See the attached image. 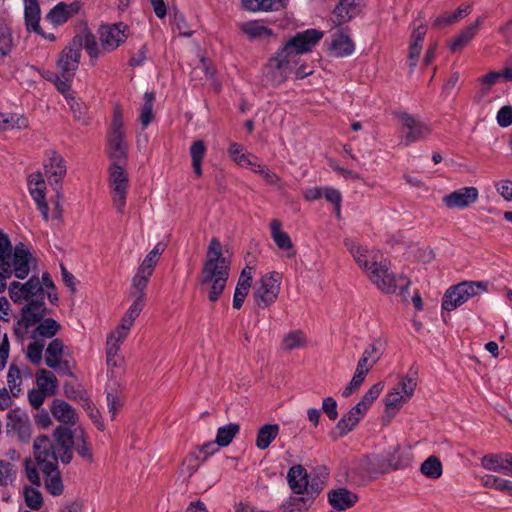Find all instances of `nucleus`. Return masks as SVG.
<instances>
[{"label":"nucleus","instance_id":"obj_19","mask_svg":"<svg viewBox=\"0 0 512 512\" xmlns=\"http://www.w3.org/2000/svg\"><path fill=\"white\" fill-rule=\"evenodd\" d=\"M45 482L46 490L53 496H59L63 493L64 486L62 483L58 464L56 462L46 463L40 467Z\"/></svg>","mask_w":512,"mask_h":512},{"label":"nucleus","instance_id":"obj_38","mask_svg":"<svg viewBox=\"0 0 512 512\" xmlns=\"http://www.w3.org/2000/svg\"><path fill=\"white\" fill-rule=\"evenodd\" d=\"M13 247L7 234L0 230V263L2 270L8 276L11 275V256Z\"/></svg>","mask_w":512,"mask_h":512},{"label":"nucleus","instance_id":"obj_58","mask_svg":"<svg viewBox=\"0 0 512 512\" xmlns=\"http://www.w3.org/2000/svg\"><path fill=\"white\" fill-rule=\"evenodd\" d=\"M44 349V342L36 340L27 346V358L34 365H39L42 360V352Z\"/></svg>","mask_w":512,"mask_h":512},{"label":"nucleus","instance_id":"obj_32","mask_svg":"<svg viewBox=\"0 0 512 512\" xmlns=\"http://www.w3.org/2000/svg\"><path fill=\"white\" fill-rule=\"evenodd\" d=\"M65 345L63 341L59 338L53 339L46 348V357L45 363L46 365L54 370H57V367L60 365L61 357L64 355Z\"/></svg>","mask_w":512,"mask_h":512},{"label":"nucleus","instance_id":"obj_14","mask_svg":"<svg viewBox=\"0 0 512 512\" xmlns=\"http://www.w3.org/2000/svg\"><path fill=\"white\" fill-rule=\"evenodd\" d=\"M411 456L409 453L400 451L397 446L392 453L386 456H374L370 463L377 466L379 473H386L389 470H398L408 467L411 464Z\"/></svg>","mask_w":512,"mask_h":512},{"label":"nucleus","instance_id":"obj_62","mask_svg":"<svg viewBox=\"0 0 512 512\" xmlns=\"http://www.w3.org/2000/svg\"><path fill=\"white\" fill-rule=\"evenodd\" d=\"M383 354V344L380 340H375L368 345L363 354L366 358L370 359L372 363H377Z\"/></svg>","mask_w":512,"mask_h":512},{"label":"nucleus","instance_id":"obj_51","mask_svg":"<svg viewBox=\"0 0 512 512\" xmlns=\"http://www.w3.org/2000/svg\"><path fill=\"white\" fill-rule=\"evenodd\" d=\"M32 69L36 70L43 79L47 80V81H50L52 83H54L56 89L63 95H65V93L69 92L71 87H62L60 84L64 81V78L63 76L60 74L58 75L57 73L53 72V71H50V70H46V69H39L35 66H31Z\"/></svg>","mask_w":512,"mask_h":512},{"label":"nucleus","instance_id":"obj_24","mask_svg":"<svg viewBox=\"0 0 512 512\" xmlns=\"http://www.w3.org/2000/svg\"><path fill=\"white\" fill-rule=\"evenodd\" d=\"M40 7L38 0H26L24 9L25 25L28 31L43 34L40 27Z\"/></svg>","mask_w":512,"mask_h":512},{"label":"nucleus","instance_id":"obj_6","mask_svg":"<svg viewBox=\"0 0 512 512\" xmlns=\"http://www.w3.org/2000/svg\"><path fill=\"white\" fill-rule=\"evenodd\" d=\"M82 48L83 38L81 35H76L59 55L57 68L64 78V81L60 84L63 88L72 85L79 67Z\"/></svg>","mask_w":512,"mask_h":512},{"label":"nucleus","instance_id":"obj_5","mask_svg":"<svg viewBox=\"0 0 512 512\" xmlns=\"http://www.w3.org/2000/svg\"><path fill=\"white\" fill-rule=\"evenodd\" d=\"M488 281H462L449 287L442 298V310L452 311L469 299L486 292Z\"/></svg>","mask_w":512,"mask_h":512},{"label":"nucleus","instance_id":"obj_41","mask_svg":"<svg viewBox=\"0 0 512 512\" xmlns=\"http://www.w3.org/2000/svg\"><path fill=\"white\" fill-rule=\"evenodd\" d=\"M281 226H282V223L278 219H273L270 222L272 238L279 249H281V250L291 249L293 247L291 238L286 232L281 230Z\"/></svg>","mask_w":512,"mask_h":512},{"label":"nucleus","instance_id":"obj_49","mask_svg":"<svg viewBox=\"0 0 512 512\" xmlns=\"http://www.w3.org/2000/svg\"><path fill=\"white\" fill-rule=\"evenodd\" d=\"M7 384L11 395L13 397H18L21 392V372L15 364H11L9 367L7 373Z\"/></svg>","mask_w":512,"mask_h":512},{"label":"nucleus","instance_id":"obj_10","mask_svg":"<svg viewBox=\"0 0 512 512\" xmlns=\"http://www.w3.org/2000/svg\"><path fill=\"white\" fill-rule=\"evenodd\" d=\"M281 275L273 271L260 280L259 286L253 292L256 305L262 309L273 304L280 292Z\"/></svg>","mask_w":512,"mask_h":512},{"label":"nucleus","instance_id":"obj_30","mask_svg":"<svg viewBox=\"0 0 512 512\" xmlns=\"http://www.w3.org/2000/svg\"><path fill=\"white\" fill-rule=\"evenodd\" d=\"M483 19L478 17L476 21L467 27H465L452 41L450 44V50L456 52L461 50L467 45L473 37L476 35L479 26L482 24Z\"/></svg>","mask_w":512,"mask_h":512},{"label":"nucleus","instance_id":"obj_39","mask_svg":"<svg viewBox=\"0 0 512 512\" xmlns=\"http://www.w3.org/2000/svg\"><path fill=\"white\" fill-rule=\"evenodd\" d=\"M36 381L38 388L48 393L49 396L56 394L58 382L51 371L40 369L36 374Z\"/></svg>","mask_w":512,"mask_h":512},{"label":"nucleus","instance_id":"obj_57","mask_svg":"<svg viewBox=\"0 0 512 512\" xmlns=\"http://www.w3.org/2000/svg\"><path fill=\"white\" fill-rule=\"evenodd\" d=\"M310 504L311 503L303 496L290 498V500L283 505L282 512H306Z\"/></svg>","mask_w":512,"mask_h":512},{"label":"nucleus","instance_id":"obj_40","mask_svg":"<svg viewBox=\"0 0 512 512\" xmlns=\"http://www.w3.org/2000/svg\"><path fill=\"white\" fill-rule=\"evenodd\" d=\"M241 30L251 39H263L273 35V31L262 25L258 21H249L242 23Z\"/></svg>","mask_w":512,"mask_h":512},{"label":"nucleus","instance_id":"obj_60","mask_svg":"<svg viewBox=\"0 0 512 512\" xmlns=\"http://www.w3.org/2000/svg\"><path fill=\"white\" fill-rule=\"evenodd\" d=\"M81 405L85 409L93 423L97 426V428L99 430H104V424L100 421L101 414L99 410L95 407L94 403L88 397H86L81 402Z\"/></svg>","mask_w":512,"mask_h":512},{"label":"nucleus","instance_id":"obj_20","mask_svg":"<svg viewBox=\"0 0 512 512\" xmlns=\"http://www.w3.org/2000/svg\"><path fill=\"white\" fill-rule=\"evenodd\" d=\"M219 447L215 439L214 441H209L198 446L195 451L191 452L186 458L190 475L197 471L199 462H205L211 455L219 450Z\"/></svg>","mask_w":512,"mask_h":512},{"label":"nucleus","instance_id":"obj_45","mask_svg":"<svg viewBox=\"0 0 512 512\" xmlns=\"http://www.w3.org/2000/svg\"><path fill=\"white\" fill-rule=\"evenodd\" d=\"M327 476L328 472L326 468H323V473L318 474L309 480V489L305 491L307 494V497L305 498L309 503H312L316 496H318V494L323 490Z\"/></svg>","mask_w":512,"mask_h":512},{"label":"nucleus","instance_id":"obj_59","mask_svg":"<svg viewBox=\"0 0 512 512\" xmlns=\"http://www.w3.org/2000/svg\"><path fill=\"white\" fill-rule=\"evenodd\" d=\"M348 0H340L333 10V21L336 25H341L350 21L354 16L347 10L345 4Z\"/></svg>","mask_w":512,"mask_h":512},{"label":"nucleus","instance_id":"obj_61","mask_svg":"<svg viewBox=\"0 0 512 512\" xmlns=\"http://www.w3.org/2000/svg\"><path fill=\"white\" fill-rule=\"evenodd\" d=\"M64 395L71 400H78L80 403L87 397L85 390L80 386L66 382L63 386Z\"/></svg>","mask_w":512,"mask_h":512},{"label":"nucleus","instance_id":"obj_33","mask_svg":"<svg viewBox=\"0 0 512 512\" xmlns=\"http://www.w3.org/2000/svg\"><path fill=\"white\" fill-rule=\"evenodd\" d=\"M37 323L38 325L32 331L31 337L33 339L37 337L52 338L61 330L60 323L53 318H45L44 316L42 320Z\"/></svg>","mask_w":512,"mask_h":512},{"label":"nucleus","instance_id":"obj_13","mask_svg":"<svg viewBox=\"0 0 512 512\" xmlns=\"http://www.w3.org/2000/svg\"><path fill=\"white\" fill-rule=\"evenodd\" d=\"M127 28V25L123 22L101 25L99 28V37L102 49L110 52L119 47V45L127 39Z\"/></svg>","mask_w":512,"mask_h":512},{"label":"nucleus","instance_id":"obj_36","mask_svg":"<svg viewBox=\"0 0 512 512\" xmlns=\"http://www.w3.org/2000/svg\"><path fill=\"white\" fill-rule=\"evenodd\" d=\"M207 148L202 140H196L192 143L189 153L192 159L193 172L197 177L202 176V161L206 154Z\"/></svg>","mask_w":512,"mask_h":512},{"label":"nucleus","instance_id":"obj_29","mask_svg":"<svg viewBox=\"0 0 512 512\" xmlns=\"http://www.w3.org/2000/svg\"><path fill=\"white\" fill-rule=\"evenodd\" d=\"M245 10L250 12L279 11L286 6L285 0H241Z\"/></svg>","mask_w":512,"mask_h":512},{"label":"nucleus","instance_id":"obj_3","mask_svg":"<svg viewBox=\"0 0 512 512\" xmlns=\"http://www.w3.org/2000/svg\"><path fill=\"white\" fill-rule=\"evenodd\" d=\"M322 37L323 32L313 28L296 33L269 59V66L281 75L287 74L290 64L296 63L300 54L310 52Z\"/></svg>","mask_w":512,"mask_h":512},{"label":"nucleus","instance_id":"obj_28","mask_svg":"<svg viewBox=\"0 0 512 512\" xmlns=\"http://www.w3.org/2000/svg\"><path fill=\"white\" fill-rule=\"evenodd\" d=\"M355 46L353 41L342 31L334 34L330 44V50L335 57H346L354 52Z\"/></svg>","mask_w":512,"mask_h":512},{"label":"nucleus","instance_id":"obj_50","mask_svg":"<svg viewBox=\"0 0 512 512\" xmlns=\"http://www.w3.org/2000/svg\"><path fill=\"white\" fill-rule=\"evenodd\" d=\"M17 475V468L14 464L0 460V486H8L11 484Z\"/></svg>","mask_w":512,"mask_h":512},{"label":"nucleus","instance_id":"obj_7","mask_svg":"<svg viewBox=\"0 0 512 512\" xmlns=\"http://www.w3.org/2000/svg\"><path fill=\"white\" fill-rule=\"evenodd\" d=\"M126 163L113 162L109 167V186L111 188L112 202L118 213H123L126 206L128 189V173L124 169Z\"/></svg>","mask_w":512,"mask_h":512},{"label":"nucleus","instance_id":"obj_17","mask_svg":"<svg viewBox=\"0 0 512 512\" xmlns=\"http://www.w3.org/2000/svg\"><path fill=\"white\" fill-rule=\"evenodd\" d=\"M31 259L32 255L25 244L22 242L16 244L11 256V274L14 273L18 279H25L30 272Z\"/></svg>","mask_w":512,"mask_h":512},{"label":"nucleus","instance_id":"obj_26","mask_svg":"<svg viewBox=\"0 0 512 512\" xmlns=\"http://www.w3.org/2000/svg\"><path fill=\"white\" fill-rule=\"evenodd\" d=\"M45 173L50 177H54V182H51V185L61 186V180L66 174V166L64 164V159L61 155L53 152L52 156L49 158V162L45 164Z\"/></svg>","mask_w":512,"mask_h":512},{"label":"nucleus","instance_id":"obj_56","mask_svg":"<svg viewBox=\"0 0 512 512\" xmlns=\"http://www.w3.org/2000/svg\"><path fill=\"white\" fill-rule=\"evenodd\" d=\"M416 386V378L407 375L401 379L397 387L394 389H399L400 395H402L404 399L409 400L413 396Z\"/></svg>","mask_w":512,"mask_h":512},{"label":"nucleus","instance_id":"obj_9","mask_svg":"<svg viewBox=\"0 0 512 512\" xmlns=\"http://www.w3.org/2000/svg\"><path fill=\"white\" fill-rule=\"evenodd\" d=\"M123 116L120 109H115L111 128L108 133L109 157L113 162L127 163V146L124 142Z\"/></svg>","mask_w":512,"mask_h":512},{"label":"nucleus","instance_id":"obj_48","mask_svg":"<svg viewBox=\"0 0 512 512\" xmlns=\"http://www.w3.org/2000/svg\"><path fill=\"white\" fill-rule=\"evenodd\" d=\"M73 448L76 450L79 456L91 460L92 453L91 449L84 438V432L82 429H76L73 431Z\"/></svg>","mask_w":512,"mask_h":512},{"label":"nucleus","instance_id":"obj_12","mask_svg":"<svg viewBox=\"0 0 512 512\" xmlns=\"http://www.w3.org/2000/svg\"><path fill=\"white\" fill-rule=\"evenodd\" d=\"M35 299L31 298L27 304H25L20 311L21 317L17 322V325H22L25 329H29L42 320V318L50 313V310L46 307L44 298V289L42 288V294L34 295Z\"/></svg>","mask_w":512,"mask_h":512},{"label":"nucleus","instance_id":"obj_42","mask_svg":"<svg viewBox=\"0 0 512 512\" xmlns=\"http://www.w3.org/2000/svg\"><path fill=\"white\" fill-rule=\"evenodd\" d=\"M240 426L237 423H229L219 427L216 434V443L220 447L228 446L239 433Z\"/></svg>","mask_w":512,"mask_h":512},{"label":"nucleus","instance_id":"obj_43","mask_svg":"<svg viewBox=\"0 0 512 512\" xmlns=\"http://www.w3.org/2000/svg\"><path fill=\"white\" fill-rule=\"evenodd\" d=\"M423 475L430 479H438L442 475V463L436 456H429L420 467Z\"/></svg>","mask_w":512,"mask_h":512},{"label":"nucleus","instance_id":"obj_4","mask_svg":"<svg viewBox=\"0 0 512 512\" xmlns=\"http://www.w3.org/2000/svg\"><path fill=\"white\" fill-rule=\"evenodd\" d=\"M366 253V249L357 247L353 257L357 264L368 273L370 280L385 293L393 294L399 290V294L404 295L409 288L410 280L406 276H396L389 272L386 262H370Z\"/></svg>","mask_w":512,"mask_h":512},{"label":"nucleus","instance_id":"obj_23","mask_svg":"<svg viewBox=\"0 0 512 512\" xmlns=\"http://www.w3.org/2000/svg\"><path fill=\"white\" fill-rule=\"evenodd\" d=\"M52 415L65 425H74L76 423V411L66 401L54 399L51 404Z\"/></svg>","mask_w":512,"mask_h":512},{"label":"nucleus","instance_id":"obj_55","mask_svg":"<svg viewBox=\"0 0 512 512\" xmlns=\"http://www.w3.org/2000/svg\"><path fill=\"white\" fill-rule=\"evenodd\" d=\"M24 497L26 505L33 509L38 510L41 508L43 504L42 494L36 488L25 487L24 488Z\"/></svg>","mask_w":512,"mask_h":512},{"label":"nucleus","instance_id":"obj_31","mask_svg":"<svg viewBox=\"0 0 512 512\" xmlns=\"http://www.w3.org/2000/svg\"><path fill=\"white\" fill-rule=\"evenodd\" d=\"M471 12V6L467 5L464 8L458 7L453 12H446L439 15L432 23V28L442 29L458 22L463 17L467 16Z\"/></svg>","mask_w":512,"mask_h":512},{"label":"nucleus","instance_id":"obj_47","mask_svg":"<svg viewBox=\"0 0 512 512\" xmlns=\"http://www.w3.org/2000/svg\"><path fill=\"white\" fill-rule=\"evenodd\" d=\"M305 344L306 337L301 330L291 331L284 337L282 341V347L286 351H291L303 347Z\"/></svg>","mask_w":512,"mask_h":512},{"label":"nucleus","instance_id":"obj_27","mask_svg":"<svg viewBox=\"0 0 512 512\" xmlns=\"http://www.w3.org/2000/svg\"><path fill=\"white\" fill-rule=\"evenodd\" d=\"M510 453H491L482 457L481 465L489 471L506 475Z\"/></svg>","mask_w":512,"mask_h":512},{"label":"nucleus","instance_id":"obj_54","mask_svg":"<svg viewBox=\"0 0 512 512\" xmlns=\"http://www.w3.org/2000/svg\"><path fill=\"white\" fill-rule=\"evenodd\" d=\"M164 249L165 247L163 244L157 243L155 247L146 255L139 267L148 269L150 272H153L154 267L159 260V256L164 252Z\"/></svg>","mask_w":512,"mask_h":512},{"label":"nucleus","instance_id":"obj_1","mask_svg":"<svg viewBox=\"0 0 512 512\" xmlns=\"http://www.w3.org/2000/svg\"><path fill=\"white\" fill-rule=\"evenodd\" d=\"M230 274V261L223 257L222 245L213 237L206 252V260L198 276L201 285H209L208 299L216 302L222 295Z\"/></svg>","mask_w":512,"mask_h":512},{"label":"nucleus","instance_id":"obj_11","mask_svg":"<svg viewBox=\"0 0 512 512\" xmlns=\"http://www.w3.org/2000/svg\"><path fill=\"white\" fill-rule=\"evenodd\" d=\"M6 432L9 435H15L22 443H29L32 427L26 411L15 408L7 413Z\"/></svg>","mask_w":512,"mask_h":512},{"label":"nucleus","instance_id":"obj_53","mask_svg":"<svg viewBox=\"0 0 512 512\" xmlns=\"http://www.w3.org/2000/svg\"><path fill=\"white\" fill-rule=\"evenodd\" d=\"M68 105L70 106L71 111L73 112L74 118L85 122L87 115V107L84 103L77 100L74 96L69 94L68 92L64 95Z\"/></svg>","mask_w":512,"mask_h":512},{"label":"nucleus","instance_id":"obj_15","mask_svg":"<svg viewBox=\"0 0 512 512\" xmlns=\"http://www.w3.org/2000/svg\"><path fill=\"white\" fill-rule=\"evenodd\" d=\"M42 294L41 281L37 276H32L27 282L13 281L9 285V296L16 304L29 301L34 295Z\"/></svg>","mask_w":512,"mask_h":512},{"label":"nucleus","instance_id":"obj_25","mask_svg":"<svg viewBox=\"0 0 512 512\" xmlns=\"http://www.w3.org/2000/svg\"><path fill=\"white\" fill-rule=\"evenodd\" d=\"M361 419V416L357 415L352 409H350L337 422L334 430L331 432V437L333 439H337L346 436L358 425Z\"/></svg>","mask_w":512,"mask_h":512},{"label":"nucleus","instance_id":"obj_2","mask_svg":"<svg viewBox=\"0 0 512 512\" xmlns=\"http://www.w3.org/2000/svg\"><path fill=\"white\" fill-rule=\"evenodd\" d=\"M55 444L48 436L40 435L34 440V456L39 467L46 463L69 464L73 458V431L67 426H58L53 432Z\"/></svg>","mask_w":512,"mask_h":512},{"label":"nucleus","instance_id":"obj_35","mask_svg":"<svg viewBox=\"0 0 512 512\" xmlns=\"http://www.w3.org/2000/svg\"><path fill=\"white\" fill-rule=\"evenodd\" d=\"M279 425L265 424L257 432L256 446L264 450L269 447L272 441L278 436Z\"/></svg>","mask_w":512,"mask_h":512},{"label":"nucleus","instance_id":"obj_18","mask_svg":"<svg viewBox=\"0 0 512 512\" xmlns=\"http://www.w3.org/2000/svg\"><path fill=\"white\" fill-rule=\"evenodd\" d=\"M81 7L82 4L79 1H73L69 4L59 2L49 11L46 15V19L54 25L64 24L71 17L76 15L80 11Z\"/></svg>","mask_w":512,"mask_h":512},{"label":"nucleus","instance_id":"obj_52","mask_svg":"<svg viewBox=\"0 0 512 512\" xmlns=\"http://www.w3.org/2000/svg\"><path fill=\"white\" fill-rule=\"evenodd\" d=\"M407 401V399H404V397L400 395L399 389H393V391L389 392L385 397L386 412L395 414L399 411L402 404Z\"/></svg>","mask_w":512,"mask_h":512},{"label":"nucleus","instance_id":"obj_8","mask_svg":"<svg viewBox=\"0 0 512 512\" xmlns=\"http://www.w3.org/2000/svg\"><path fill=\"white\" fill-rule=\"evenodd\" d=\"M400 121L399 138L400 144L409 146L415 142L426 139L430 133V127L407 112L398 114Z\"/></svg>","mask_w":512,"mask_h":512},{"label":"nucleus","instance_id":"obj_21","mask_svg":"<svg viewBox=\"0 0 512 512\" xmlns=\"http://www.w3.org/2000/svg\"><path fill=\"white\" fill-rule=\"evenodd\" d=\"M287 482L293 493L298 495H303L309 489V475L300 464L294 465L289 469Z\"/></svg>","mask_w":512,"mask_h":512},{"label":"nucleus","instance_id":"obj_22","mask_svg":"<svg viewBox=\"0 0 512 512\" xmlns=\"http://www.w3.org/2000/svg\"><path fill=\"white\" fill-rule=\"evenodd\" d=\"M328 500L333 508L346 510L357 503L358 496L346 488H338L329 492Z\"/></svg>","mask_w":512,"mask_h":512},{"label":"nucleus","instance_id":"obj_46","mask_svg":"<svg viewBox=\"0 0 512 512\" xmlns=\"http://www.w3.org/2000/svg\"><path fill=\"white\" fill-rule=\"evenodd\" d=\"M152 273L153 272H150L148 269L141 267L138 268L136 274L132 278V287L136 290L135 296L141 295L142 298H145V289Z\"/></svg>","mask_w":512,"mask_h":512},{"label":"nucleus","instance_id":"obj_37","mask_svg":"<svg viewBox=\"0 0 512 512\" xmlns=\"http://www.w3.org/2000/svg\"><path fill=\"white\" fill-rule=\"evenodd\" d=\"M13 44L12 29L5 19L0 18V59L10 54Z\"/></svg>","mask_w":512,"mask_h":512},{"label":"nucleus","instance_id":"obj_16","mask_svg":"<svg viewBox=\"0 0 512 512\" xmlns=\"http://www.w3.org/2000/svg\"><path fill=\"white\" fill-rule=\"evenodd\" d=\"M479 197L478 189L475 187H463L445 195L442 198L443 204L449 208L464 209L475 203Z\"/></svg>","mask_w":512,"mask_h":512},{"label":"nucleus","instance_id":"obj_64","mask_svg":"<svg viewBox=\"0 0 512 512\" xmlns=\"http://www.w3.org/2000/svg\"><path fill=\"white\" fill-rule=\"evenodd\" d=\"M500 127L506 128L512 124V106L506 105L500 108L496 116Z\"/></svg>","mask_w":512,"mask_h":512},{"label":"nucleus","instance_id":"obj_44","mask_svg":"<svg viewBox=\"0 0 512 512\" xmlns=\"http://www.w3.org/2000/svg\"><path fill=\"white\" fill-rule=\"evenodd\" d=\"M155 101V94L153 92H146L144 94V103L141 107L139 120L141 126L145 129L153 120V104Z\"/></svg>","mask_w":512,"mask_h":512},{"label":"nucleus","instance_id":"obj_34","mask_svg":"<svg viewBox=\"0 0 512 512\" xmlns=\"http://www.w3.org/2000/svg\"><path fill=\"white\" fill-rule=\"evenodd\" d=\"M28 126V119L24 115L0 112V130L26 129Z\"/></svg>","mask_w":512,"mask_h":512},{"label":"nucleus","instance_id":"obj_63","mask_svg":"<svg viewBox=\"0 0 512 512\" xmlns=\"http://www.w3.org/2000/svg\"><path fill=\"white\" fill-rule=\"evenodd\" d=\"M25 473L28 480L35 486L41 485V478L35 464L31 459H25L24 461Z\"/></svg>","mask_w":512,"mask_h":512}]
</instances>
